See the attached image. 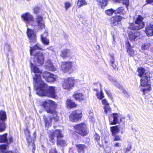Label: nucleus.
Here are the masks:
<instances>
[{"label":"nucleus","instance_id":"nucleus-1","mask_svg":"<svg viewBox=\"0 0 153 153\" xmlns=\"http://www.w3.org/2000/svg\"><path fill=\"white\" fill-rule=\"evenodd\" d=\"M31 67L33 72L36 74L35 76L33 77V84L37 94L39 95L45 96L48 97L54 98L56 96L55 87L48 86V85L45 83L44 81L41 79L40 75L38 73H42V72L39 68L35 66H33L32 63Z\"/></svg>","mask_w":153,"mask_h":153},{"label":"nucleus","instance_id":"nucleus-2","mask_svg":"<svg viewBox=\"0 0 153 153\" xmlns=\"http://www.w3.org/2000/svg\"><path fill=\"white\" fill-rule=\"evenodd\" d=\"M22 18L26 23L27 27L28 25H30L32 26H38L41 29L45 27L43 17L42 16H37L34 21L33 16L29 13H27L22 15Z\"/></svg>","mask_w":153,"mask_h":153},{"label":"nucleus","instance_id":"nucleus-3","mask_svg":"<svg viewBox=\"0 0 153 153\" xmlns=\"http://www.w3.org/2000/svg\"><path fill=\"white\" fill-rule=\"evenodd\" d=\"M41 49L39 45L36 44L34 46L30 47V55L34 56V61L36 65L39 66L42 65L44 62V55L42 52L36 51Z\"/></svg>","mask_w":153,"mask_h":153},{"label":"nucleus","instance_id":"nucleus-4","mask_svg":"<svg viewBox=\"0 0 153 153\" xmlns=\"http://www.w3.org/2000/svg\"><path fill=\"white\" fill-rule=\"evenodd\" d=\"M63 136L60 131L59 130H56L53 132H51L49 134V140L51 142L54 143L55 141V137H56L57 144L61 146H64L66 145L67 144L65 140L62 138Z\"/></svg>","mask_w":153,"mask_h":153},{"label":"nucleus","instance_id":"nucleus-5","mask_svg":"<svg viewBox=\"0 0 153 153\" xmlns=\"http://www.w3.org/2000/svg\"><path fill=\"white\" fill-rule=\"evenodd\" d=\"M138 75L142 78L141 79V85L145 86L149 85L150 77L149 73L143 68H138Z\"/></svg>","mask_w":153,"mask_h":153},{"label":"nucleus","instance_id":"nucleus-6","mask_svg":"<svg viewBox=\"0 0 153 153\" xmlns=\"http://www.w3.org/2000/svg\"><path fill=\"white\" fill-rule=\"evenodd\" d=\"M143 17L140 15H139L136 19L134 24H131L128 27L129 29L134 30H139L142 28L145 24L143 21Z\"/></svg>","mask_w":153,"mask_h":153},{"label":"nucleus","instance_id":"nucleus-7","mask_svg":"<svg viewBox=\"0 0 153 153\" xmlns=\"http://www.w3.org/2000/svg\"><path fill=\"white\" fill-rule=\"evenodd\" d=\"M42 106L44 108L48 113H53L55 112L56 104L55 102L51 100H47L42 102Z\"/></svg>","mask_w":153,"mask_h":153},{"label":"nucleus","instance_id":"nucleus-8","mask_svg":"<svg viewBox=\"0 0 153 153\" xmlns=\"http://www.w3.org/2000/svg\"><path fill=\"white\" fill-rule=\"evenodd\" d=\"M74 127L76 132L82 136H83L86 135L88 132L86 125L84 123L76 125Z\"/></svg>","mask_w":153,"mask_h":153},{"label":"nucleus","instance_id":"nucleus-9","mask_svg":"<svg viewBox=\"0 0 153 153\" xmlns=\"http://www.w3.org/2000/svg\"><path fill=\"white\" fill-rule=\"evenodd\" d=\"M76 66V62L73 61L62 62L61 65V69L64 72H67L75 68Z\"/></svg>","mask_w":153,"mask_h":153},{"label":"nucleus","instance_id":"nucleus-10","mask_svg":"<svg viewBox=\"0 0 153 153\" xmlns=\"http://www.w3.org/2000/svg\"><path fill=\"white\" fill-rule=\"evenodd\" d=\"M82 112L80 110H76L73 111L70 116V120L74 122L79 120L82 116Z\"/></svg>","mask_w":153,"mask_h":153},{"label":"nucleus","instance_id":"nucleus-11","mask_svg":"<svg viewBox=\"0 0 153 153\" xmlns=\"http://www.w3.org/2000/svg\"><path fill=\"white\" fill-rule=\"evenodd\" d=\"M74 79L73 78H68L65 79L62 84V86L64 89L70 90L74 86Z\"/></svg>","mask_w":153,"mask_h":153},{"label":"nucleus","instance_id":"nucleus-12","mask_svg":"<svg viewBox=\"0 0 153 153\" xmlns=\"http://www.w3.org/2000/svg\"><path fill=\"white\" fill-rule=\"evenodd\" d=\"M43 77L46 81L48 82H52L56 80V76L47 71L42 74Z\"/></svg>","mask_w":153,"mask_h":153},{"label":"nucleus","instance_id":"nucleus-13","mask_svg":"<svg viewBox=\"0 0 153 153\" xmlns=\"http://www.w3.org/2000/svg\"><path fill=\"white\" fill-rule=\"evenodd\" d=\"M27 28V34L30 40V42H36V35L35 32L28 27Z\"/></svg>","mask_w":153,"mask_h":153},{"label":"nucleus","instance_id":"nucleus-14","mask_svg":"<svg viewBox=\"0 0 153 153\" xmlns=\"http://www.w3.org/2000/svg\"><path fill=\"white\" fill-rule=\"evenodd\" d=\"M7 134H5L3 135H0V143H7V144H10L13 141L11 136L9 137L8 139L7 138Z\"/></svg>","mask_w":153,"mask_h":153},{"label":"nucleus","instance_id":"nucleus-15","mask_svg":"<svg viewBox=\"0 0 153 153\" xmlns=\"http://www.w3.org/2000/svg\"><path fill=\"white\" fill-rule=\"evenodd\" d=\"M146 33L148 36L153 35V24H147L146 27Z\"/></svg>","mask_w":153,"mask_h":153},{"label":"nucleus","instance_id":"nucleus-16","mask_svg":"<svg viewBox=\"0 0 153 153\" xmlns=\"http://www.w3.org/2000/svg\"><path fill=\"white\" fill-rule=\"evenodd\" d=\"M102 104L104 105V111L107 114L110 113L111 111V108L110 107L109 104L107 100L105 99L102 101Z\"/></svg>","mask_w":153,"mask_h":153},{"label":"nucleus","instance_id":"nucleus-17","mask_svg":"<svg viewBox=\"0 0 153 153\" xmlns=\"http://www.w3.org/2000/svg\"><path fill=\"white\" fill-rule=\"evenodd\" d=\"M140 33L138 31L135 32L134 31L129 34V39L131 41H135L137 38L140 36Z\"/></svg>","mask_w":153,"mask_h":153},{"label":"nucleus","instance_id":"nucleus-18","mask_svg":"<svg viewBox=\"0 0 153 153\" xmlns=\"http://www.w3.org/2000/svg\"><path fill=\"white\" fill-rule=\"evenodd\" d=\"M45 67L48 70L52 71H55L56 68L53 65L50 61H48L45 64Z\"/></svg>","mask_w":153,"mask_h":153},{"label":"nucleus","instance_id":"nucleus-19","mask_svg":"<svg viewBox=\"0 0 153 153\" xmlns=\"http://www.w3.org/2000/svg\"><path fill=\"white\" fill-rule=\"evenodd\" d=\"M77 151L79 153H85V150L87 149V146L84 145L79 144L76 145Z\"/></svg>","mask_w":153,"mask_h":153},{"label":"nucleus","instance_id":"nucleus-20","mask_svg":"<svg viewBox=\"0 0 153 153\" xmlns=\"http://www.w3.org/2000/svg\"><path fill=\"white\" fill-rule=\"evenodd\" d=\"M112 117L113 119V122H112L111 118H109V121L111 122V125L115 124L118 123V118L119 115L117 113H114L113 114Z\"/></svg>","mask_w":153,"mask_h":153},{"label":"nucleus","instance_id":"nucleus-21","mask_svg":"<svg viewBox=\"0 0 153 153\" xmlns=\"http://www.w3.org/2000/svg\"><path fill=\"white\" fill-rule=\"evenodd\" d=\"M73 96L77 100H83L84 98V95L82 94L79 93H75Z\"/></svg>","mask_w":153,"mask_h":153},{"label":"nucleus","instance_id":"nucleus-22","mask_svg":"<svg viewBox=\"0 0 153 153\" xmlns=\"http://www.w3.org/2000/svg\"><path fill=\"white\" fill-rule=\"evenodd\" d=\"M66 104L68 107L70 108H74L76 106V104L73 101L70 99L67 100Z\"/></svg>","mask_w":153,"mask_h":153},{"label":"nucleus","instance_id":"nucleus-23","mask_svg":"<svg viewBox=\"0 0 153 153\" xmlns=\"http://www.w3.org/2000/svg\"><path fill=\"white\" fill-rule=\"evenodd\" d=\"M41 40L42 43L45 45H48L49 44V40L45 37H44L43 34L41 35Z\"/></svg>","mask_w":153,"mask_h":153},{"label":"nucleus","instance_id":"nucleus-24","mask_svg":"<svg viewBox=\"0 0 153 153\" xmlns=\"http://www.w3.org/2000/svg\"><path fill=\"white\" fill-rule=\"evenodd\" d=\"M110 129L112 133V135L116 134L119 132V128L117 126L111 127Z\"/></svg>","mask_w":153,"mask_h":153},{"label":"nucleus","instance_id":"nucleus-25","mask_svg":"<svg viewBox=\"0 0 153 153\" xmlns=\"http://www.w3.org/2000/svg\"><path fill=\"white\" fill-rule=\"evenodd\" d=\"M87 3L85 0H78L77 5L78 8L86 5Z\"/></svg>","mask_w":153,"mask_h":153},{"label":"nucleus","instance_id":"nucleus-26","mask_svg":"<svg viewBox=\"0 0 153 153\" xmlns=\"http://www.w3.org/2000/svg\"><path fill=\"white\" fill-rule=\"evenodd\" d=\"M99 84L101 87V84L100 83ZM100 90V92H97L96 94V95L97 96V98L99 100H101L104 97V94L102 93V91L101 90V88Z\"/></svg>","mask_w":153,"mask_h":153},{"label":"nucleus","instance_id":"nucleus-27","mask_svg":"<svg viewBox=\"0 0 153 153\" xmlns=\"http://www.w3.org/2000/svg\"><path fill=\"white\" fill-rule=\"evenodd\" d=\"M108 79L109 80L111 81V82H113L114 83V84L116 86L118 87L119 88H120L121 87V86L119 85L117 82V81L114 79L113 77L111 76H108Z\"/></svg>","mask_w":153,"mask_h":153},{"label":"nucleus","instance_id":"nucleus-28","mask_svg":"<svg viewBox=\"0 0 153 153\" xmlns=\"http://www.w3.org/2000/svg\"><path fill=\"white\" fill-rule=\"evenodd\" d=\"M6 119V114L5 112L3 111H0V122L2 121L4 122L3 120Z\"/></svg>","mask_w":153,"mask_h":153},{"label":"nucleus","instance_id":"nucleus-29","mask_svg":"<svg viewBox=\"0 0 153 153\" xmlns=\"http://www.w3.org/2000/svg\"><path fill=\"white\" fill-rule=\"evenodd\" d=\"M99 2L101 5L102 7H105L108 3V1L107 0H99Z\"/></svg>","mask_w":153,"mask_h":153},{"label":"nucleus","instance_id":"nucleus-30","mask_svg":"<svg viewBox=\"0 0 153 153\" xmlns=\"http://www.w3.org/2000/svg\"><path fill=\"white\" fill-rule=\"evenodd\" d=\"M45 124L47 126L49 125L51 123L52 118L51 117H45L44 118Z\"/></svg>","mask_w":153,"mask_h":153},{"label":"nucleus","instance_id":"nucleus-31","mask_svg":"<svg viewBox=\"0 0 153 153\" xmlns=\"http://www.w3.org/2000/svg\"><path fill=\"white\" fill-rule=\"evenodd\" d=\"M69 51L68 49H64L62 51L61 56L64 58L67 57L68 53Z\"/></svg>","mask_w":153,"mask_h":153},{"label":"nucleus","instance_id":"nucleus-32","mask_svg":"<svg viewBox=\"0 0 153 153\" xmlns=\"http://www.w3.org/2000/svg\"><path fill=\"white\" fill-rule=\"evenodd\" d=\"M5 124L4 122H0V132L4 131L5 128Z\"/></svg>","mask_w":153,"mask_h":153},{"label":"nucleus","instance_id":"nucleus-33","mask_svg":"<svg viewBox=\"0 0 153 153\" xmlns=\"http://www.w3.org/2000/svg\"><path fill=\"white\" fill-rule=\"evenodd\" d=\"M124 11V10L123 8L121 7H119L115 10V13L122 14Z\"/></svg>","mask_w":153,"mask_h":153},{"label":"nucleus","instance_id":"nucleus-34","mask_svg":"<svg viewBox=\"0 0 153 153\" xmlns=\"http://www.w3.org/2000/svg\"><path fill=\"white\" fill-rule=\"evenodd\" d=\"M150 44L149 43H146L145 44L143 45L142 46L141 48L143 50H147L150 47Z\"/></svg>","mask_w":153,"mask_h":153},{"label":"nucleus","instance_id":"nucleus-35","mask_svg":"<svg viewBox=\"0 0 153 153\" xmlns=\"http://www.w3.org/2000/svg\"><path fill=\"white\" fill-rule=\"evenodd\" d=\"M114 12L115 13V10L112 9L105 11V13L109 16H111Z\"/></svg>","mask_w":153,"mask_h":153},{"label":"nucleus","instance_id":"nucleus-36","mask_svg":"<svg viewBox=\"0 0 153 153\" xmlns=\"http://www.w3.org/2000/svg\"><path fill=\"white\" fill-rule=\"evenodd\" d=\"M118 24V23L117 21H115V19H114L113 17L111 18V24L112 26H115L117 25Z\"/></svg>","mask_w":153,"mask_h":153},{"label":"nucleus","instance_id":"nucleus-37","mask_svg":"<svg viewBox=\"0 0 153 153\" xmlns=\"http://www.w3.org/2000/svg\"><path fill=\"white\" fill-rule=\"evenodd\" d=\"M51 114H53V119L54 120L55 122H57L58 121L59 119V117L56 114V112L55 110V112L53 113H50Z\"/></svg>","mask_w":153,"mask_h":153},{"label":"nucleus","instance_id":"nucleus-38","mask_svg":"<svg viewBox=\"0 0 153 153\" xmlns=\"http://www.w3.org/2000/svg\"><path fill=\"white\" fill-rule=\"evenodd\" d=\"M112 136H114L113 140L114 141L121 140V136H119L118 135H117L116 134Z\"/></svg>","mask_w":153,"mask_h":153},{"label":"nucleus","instance_id":"nucleus-39","mask_svg":"<svg viewBox=\"0 0 153 153\" xmlns=\"http://www.w3.org/2000/svg\"><path fill=\"white\" fill-rule=\"evenodd\" d=\"M71 4L68 2H65V7L66 10H67L71 6Z\"/></svg>","mask_w":153,"mask_h":153},{"label":"nucleus","instance_id":"nucleus-40","mask_svg":"<svg viewBox=\"0 0 153 153\" xmlns=\"http://www.w3.org/2000/svg\"><path fill=\"white\" fill-rule=\"evenodd\" d=\"M113 18L114 19H115V21H117L118 23L122 19L121 16H114Z\"/></svg>","mask_w":153,"mask_h":153},{"label":"nucleus","instance_id":"nucleus-41","mask_svg":"<svg viewBox=\"0 0 153 153\" xmlns=\"http://www.w3.org/2000/svg\"><path fill=\"white\" fill-rule=\"evenodd\" d=\"M127 51L131 56H134V51L133 49L131 48L129 49Z\"/></svg>","mask_w":153,"mask_h":153},{"label":"nucleus","instance_id":"nucleus-42","mask_svg":"<svg viewBox=\"0 0 153 153\" xmlns=\"http://www.w3.org/2000/svg\"><path fill=\"white\" fill-rule=\"evenodd\" d=\"M88 117L90 120H92L93 118V113L90 111H88Z\"/></svg>","mask_w":153,"mask_h":153},{"label":"nucleus","instance_id":"nucleus-43","mask_svg":"<svg viewBox=\"0 0 153 153\" xmlns=\"http://www.w3.org/2000/svg\"><path fill=\"white\" fill-rule=\"evenodd\" d=\"M7 148V145H0V151L2 150L6 149Z\"/></svg>","mask_w":153,"mask_h":153},{"label":"nucleus","instance_id":"nucleus-44","mask_svg":"<svg viewBox=\"0 0 153 153\" xmlns=\"http://www.w3.org/2000/svg\"><path fill=\"white\" fill-rule=\"evenodd\" d=\"M39 8L38 7H35L34 9V13L37 14L39 13Z\"/></svg>","mask_w":153,"mask_h":153},{"label":"nucleus","instance_id":"nucleus-45","mask_svg":"<svg viewBox=\"0 0 153 153\" xmlns=\"http://www.w3.org/2000/svg\"><path fill=\"white\" fill-rule=\"evenodd\" d=\"M50 153H57V151L55 148H52L50 151Z\"/></svg>","mask_w":153,"mask_h":153},{"label":"nucleus","instance_id":"nucleus-46","mask_svg":"<svg viewBox=\"0 0 153 153\" xmlns=\"http://www.w3.org/2000/svg\"><path fill=\"white\" fill-rule=\"evenodd\" d=\"M94 138L97 141H98L100 140V137L99 135L97 134H96L94 135Z\"/></svg>","mask_w":153,"mask_h":153},{"label":"nucleus","instance_id":"nucleus-47","mask_svg":"<svg viewBox=\"0 0 153 153\" xmlns=\"http://www.w3.org/2000/svg\"><path fill=\"white\" fill-rule=\"evenodd\" d=\"M114 59L113 56H110V63H111L112 62H114Z\"/></svg>","mask_w":153,"mask_h":153},{"label":"nucleus","instance_id":"nucleus-48","mask_svg":"<svg viewBox=\"0 0 153 153\" xmlns=\"http://www.w3.org/2000/svg\"><path fill=\"white\" fill-rule=\"evenodd\" d=\"M114 147H120L121 146V144L120 143L116 142L114 144Z\"/></svg>","mask_w":153,"mask_h":153},{"label":"nucleus","instance_id":"nucleus-49","mask_svg":"<svg viewBox=\"0 0 153 153\" xmlns=\"http://www.w3.org/2000/svg\"><path fill=\"white\" fill-rule=\"evenodd\" d=\"M122 1H123V4L127 5L128 4L129 0H123Z\"/></svg>","mask_w":153,"mask_h":153},{"label":"nucleus","instance_id":"nucleus-50","mask_svg":"<svg viewBox=\"0 0 153 153\" xmlns=\"http://www.w3.org/2000/svg\"><path fill=\"white\" fill-rule=\"evenodd\" d=\"M110 64H111V66L114 69H116L117 68V66L114 63V62H112Z\"/></svg>","mask_w":153,"mask_h":153},{"label":"nucleus","instance_id":"nucleus-51","mask_svg":"<svg viewBox=\"0 0 153 153\" xmlns=\"http://www.w3.org/2000/svg\"><path fill=\"white\" fill-rule=\"evenodd\" d=\"M31 144L32 145V146H33V149L32 150V152H34V151L35 150V145L34 144V143H33L32 142L31 143H29V144ZM30 145V144H29V146Z\"/></svg>","mask_w":153,"mask_h":153},{"label":"nucleus","instance_id":"nucleus-52","mask_svg":"<svg viewBox=\"0 0 153 153\" xmlns=\"http://www.w3.org/2000/svg\"><path fill=\"white\" fill-rule=\"evenodd\" d=\"M147 3L150 4L153 2V0H146Z\"/></svg>","mask_w":153,"mask_h":153},{"label":"nucleus","instance_id":"nucleus-53","mask_svg":"<svg viewBox=\"0 0 153 153\" xmlns=\"http://www.w3.org/2000/svg\"><path fill=\"white\" fill-rule=\"evenodd\" d=\"M48 49L51 50L53 52L54 51V49L53 48V47L52 46H50L49 48H48Z\"/></svg>","mask_w":153,"mask_h":153},{"label":"nucleus","instance_id":"nucleus-54","mask_svg":"<svg viewBox=\"0 0 153 153\" xmlns=\"http://www.w3.org/2000/svg\"><path fill=\"white\" fill-rule=\"evenodd\" d=\"M105 92H106V93H107V94L108 95H110V93H109V92H108V91H107L106 90H105Z\"/></svg>","mask_w":153,"mask_h":153},{"label":"nucleus","instance_id":"nucleus-55","mask_svg":"<svg viewBox=\"0 0 153 153\" xmlns=\"http://www.w3.org/2000/svg\"><path fill=\"white\" fill-rule=\"evenodd\" d=\"M126 45H129V46H130V44H129V43L128 42V43H126ZM127 46H128L127 45Z\"/></svg>","mask_w":153,"mask_h":153},{"label":"nucleus","instance_id":"nucleus-56","mask_svg":"<svg viewBox=\"0 0 153 153\" xmlns=\"http://www.w3.org/2000/svg\"><path fill=\"white\" fill-rule=\"evenodd\" d=\"M117 1H119V2H120V1H122L123 0H117Z\"/></svg>","mask_w":153,"mask_h":153},{"label":"nucleus","instance_id":"nucleus-57","mask_svg":"<svg viewBox=\"0 0 153 153\" xmlns=\"http://www.w3.org/2000/svg\"><path fill=\"white\" fill-rule=\"evenodd\" d=\"M123 130L122 131L121 133H123Z\"/></svg>","mask_w":153,"mask_h":153},{"label":"nucleus","instance_id":"nucleus-58","mask_svg":"<svg viewBox=\"0 0 153 153\" xmlns=\"http://www.w3.org/2000/svg\"><path fill=\"white\" fill-rule=\"evenodd\" d=\"M97 90L96 91H98V90Z\"/></svg>","mask_w":153,"mask_h":153},{"label":"nucleus","instance_id":"nucleus-59","mask_svg":"<svg viewBox=\"0 0 153 153\" xmlns=\"http://www.w3.org/2000/svg\"><path fill=\"white\" fill-rule=\"evenodd\" d=\"M27 1H30V0H27Z\"/></svg>","mask_w":153,"mask_h":153}]
</instances>
